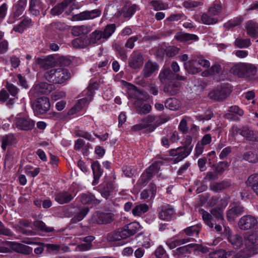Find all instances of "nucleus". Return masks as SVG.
<instances>
[{
	"label": "nucleus",
	"instance_id": "12",
	"mask_svg": "<svg viewBox=\"0 0 258 258\" xmlns=\"http://www.w3.org/2000/svg\"><path fill=\"white\" fill-rule=\"evenodd\" d=\"M257 219L250 215L242 217L238 221V227L242 230H248L254 227L257 224Z\"/></svg>",
	"mask_w": 258,
	"mask_h": 258
},
{
	"label": "nucleus",
	"instance_id": "7",
	"mask_svg": "<svg viewBox=\"0 0 258 258\" xmlns=\"http://www.w3.org/2000/svg\"><path fill=\"white\" fill-rule=\"evenodd\" d=\"M29 247L27 246L12 241H4L0 243V252L6 253L11 250L18 252H24V250Z\"/></svg>",
	"mask_w": 258,
	"mask_h": 258
},
{
	"label": "nucleus",
	"instance_id": "9",
	"mask_svg": "<svg viewBox=\"0 0 258 258\" xmlns=\"http://www.w3.org/2000/svg\"><path fill=\"white\" fill-rule=\"evenodd\" d=\"M34 125V121L28 117H16L14 121V125L21 130H31Z\"/></svg>",
	"mask_w": 258,
	"mask_h": 258
},
{
	"label": "nucleus",
	"instance_id": "40",
	"mask_svg": "<svg viewBox=\"0 0 258 258\" xmlns=\"http://www.w3.org/2000/svg\"><path fill=\"white\" fill-rule=\"evenodd\" d=\"M165 106L170 110H176L180 108V101L176 98H169L166 100Z\"/></svg>",
	"mask_w": 258,
	"mask_h": 258
},
{
	"label": "nucleus",
	"instance_id": "50",
	"mask_svg": "<svg viewBox=\"0 0 258 258\" xmlns=\"http://www.w3.org/2000/svg\"><path fill=\"white\" fill-rule=\"evenodd\" d=\"M101 39H103V37H102L101 30H96L90 34L89 42L90 43L95 44Z\"/></svg>",
	"mask_w": 258,
	"mask_h": 258
},
{
	"label": "nucleus",
	"instance_id": "20",
	"mask_svg": "<svg viewBox=\"0 0 258 258\" xmlns=\"http://www.w3.org/2000/svg\"><path fill=\"white\" fill-rule=\"evenodd\" d=\"M159 69L158 64L150 60H148L145 64L143 75L144 77L148 78L156 73Z\"/></svg>",
	"mask_w": 258,
	"mask_h": 258
},
{
	"label": "nucleus",
	"instance_id": "38",
	"mask_svg": "<svg viewBox=\"0 0 258 258\" xmlns=\"http://www.w3.org/2000/svg\"><path fill=\"white\" fill-rule=\"evenodd\" d=\"M125 229L128 237L134 235L140 229V225L137 222L131 223L124 226Z\"/></svg>",
	"mask_w": 258,
	"mask_h": 258
},
{
	"label": "nucleus",
	"instance_id": "45",
	"mask_svg": "<svg viewBox=\"0 0 258 258\" xmlns=\"http://www.w3.org/2000/svg\"><path fill=\"white\" fill-rule=\"evenodd\" d=\"M34 225L35 228L43 232H50L54 230L53 227L47 226L42 221L37 220L34 221Z\"/></svg>",
	"mask_w": 258,
	"mask_h": 258
},
{
	"label": "nucleus",
	"instance_id": "54",
	"mask_svg": "<svg viewBox=\"0 0 258 258\" xmlns=\"http://www.w3.org/2000/svg\"><path fill=\"white\" fill-rule=\"evenodd\" d=\"M202 3L196 0H187L183 2V6L187 9L192 10L193 8L201 5Z\"/></svg>",
	"mask_w": 258,
	"mask_h": 258
},
{
	"label": "nucleus",
	"instance_id": "31",
	"mask_svg": "<svg viewBox=\"0 0 258 258\" xmlns=\"http://www.w3.org/2000/svg\"><path fill=\"white\" fill-rule=\"evenodd\" d=\"M180 85V83L177 81L170 82L169 84L165 86L164 88V91L170 95H174L178 92Z\"/></svg>",
	"mask_w": 258,
	"mask_h": 258
},
{
	"label": "nucleus",
	"instance_id": "15",
	"mask_svg": "<svg viewBox=\"0 0 258 258\" xmlns=\"http://www.w3.org/2000/svg\"><path fill=\"white\" fill-rule=\"evenodd\" d=\"M244 237V243L247 249H254L258 245V237L255 233L247 232Z\"/></svg>",
	"mask_w": 258,
	"mask_h": 258
},
{
	"label": "nucleus",
	"instance_id": "51",
	"mask_svg": "<svg viewBox=\"0 0 258 258\" xmlns=\"http://www.w3.org/2000/svg\"><path fill=\"white\" fill-rule=\"evenodd\" d=\"M251 44L249 39H242L238 38L235 40V45L239 48H247Z\"/></svg>",
	"mask_w": 258,
	"mask_h": 258
},
{
	"label": "nucleus",
	"instance_id": "25",
	"mask_svg": "<svg viewBox=\"0 0 258 258\" xmlns=\"http://www.w3.org/2000/svg\"><path fill=\"white\" fill-rule=\"evenodd\" d=\"M244 212L243 208L240 206L232 207L227 212V218L230 221H233Z\"/></svg>",
	"mask_w": 258,
	"mask_h": 258
},
{
	"label": "nucleus",
	"instance_id": "2",
	"mask_svg": "<svg viewBox=\"0 0 258 258\" xmlns=\"http://www.w3.org/2000/svg\"><path fill=\"white\" fill-rule=\"evenodd\" d=\"M257 69L252 63L238 62L234 64L230 69V72L239 78L250 79L256 74Z\"/></svg>",
	"mask_w": 258,
	"mask_h": 258
},
{
	"label": "nucleus",
	"instance_id": "52",
	"mask_svg": "<svg viewBox=\"0 0 258 258\" xmlns=\"http://www.w3.org/2000/svg\"><path fill=\"white\" fill-rule=\"evenodd\" d=\"M88 212V208H84L74 217L72 220L75 222H79L84 218Z\"/></svg>",
	"mask_w": 258,
	"mask_h": 258
},
{
	"label": "nucleus",
	"instance_id": "11",
	"mask_svg": "<svg viewBox=\"0 0 258 258\" xmlns=\"http://www.w3.org/2000/svg\"><path fill=\"white\" fill-rule=\"evenodd\" d=\"M101 12L98 9L92 11H86L78 14L74 15L72 18V21H83L94 19L99 17Z\"/></svg>",
	"mask_w": 258,
	"mask_h": 258
},
{
	"label": "nucleus",
	"instance_id": "13",
	"mask_svg": "<svg viewBox=\"0 0 258 258\" xmlns=\"http://www.w3.org/2000/svg\"><path fill=\"white\" fill-rule=\"evenodd\" d=\"M191 150V146H187L172 149L170 150V153L171 156H176L175 160L178 162L186 157L190 153Z\"/></svg>",
	"mask_w": 258,
	"mask_h": 258
},
{
	"label": "nucleus",
	"instance_id": "29",
	"mask_svg": "<svg viewBox=\"0 0 258 258\" xmlns=\"http://www.w3.org/2000/svg\"><path fill=\"white\" fill-rule=\"evenodd\" d=\"M233 255V251L226 252L223 249L214 251L209 255L210 258H232Z\"/></svg>",
	"mask_w": 258,
	"mask_h": 258
},
{
	"label": "nucleus",
	"instance_id": "49",
	"mask_svg": "<svg viewBox=\"0 0 258 258\" xmlns=\"http://www.w3.org/2000/svg\"><path fill=\"white\" fill-rule=\"evenodd\" d=\"M187 242H188V240L187 239H182L180 240L171 239L166 241V244L170 249H173L177 246L184 244Z\"/></svg>",
	"mask_w": 258,
	"mask_h": 258
},
{
	"label": "nucleus",
	"instance_id": "56",
	"mask_svg": "<svg viewBox=\"0 0 258 258\" xmlns=\"http://www.w3.org/2000/svg\"><path fill=\"white\" fill-rule=\"evenodd\" d=\"M160 169V163L156 162L151 165L147 170L146 172L149 173L153 177V175L158 172Z\"/></svg>",
	"mask_w": 258,
	"mask_h": 258
},
{
	"label": "nucleus",
	"instance_id": "18",
	"mask_svg": "<svg viewBox=\"0 0 258 258\" xmlns=\"http://www.w3.org/2000/svg\"><path fill=\"white\" fill-rule=\"evenodd\" d=\"M36 62L38 63L40 67L46 70L49 68L54 67L55 61L54 58L50 56H47L42 57H38L36 59Z\"/></svg>",
	"mask_w": 258,
	"mask_h": 258
},
{
	"label": "nucleus",
	"instance_id": "32",
	"mask_svg": "<svg viewBox=\"0 0 258 258\" xmlns=\"http://www.w3.org/2000/svg\"><path fill=\"white\" fill-rule=\"evenodd\" d=\"M2 148L4 150L16 143V140L13 134H9L1 137Z\"/></svg>",
	"mask_w": 258,
	"mask_h": 258
},
{
	"label": "nucleus",
	"instance_id": "10",
	"mask_svg": "<svg viewBox=\"0 0 258 258\" xmlns=\"http://www.w3.org/2000/svg\"><path fill=\"white\" fill-rule=\"evenodd\" d=\"M230 92V89L228 87L224 85L211 91L209 93V97L215 100H221L226 98Z\"/></svg>",
	"mask_w": 258,
	"mask_h": 258
},
{
	"label": "nucleus",
	"instance_id": "44",
	"mask_svg": "<svg viewBox=\"0 0 258 258\" xmlns=\"http://www.w3.org/2000/svg\"><path fill=\"white\" fill-rule=\"evenodd\" d=\"M230 183L228 181H223L220 182H216L210 185L212 190L217 192L228 187Z\"/></svg>",
	"mask_w": 258,
	"mask_h": 258
},
{
	"label": "nucleus",
	"instance_id": "41",
	"mask_svg": "<svg viewBox=\"0 0 258 258\" xmlns=\"http://www.w3.org/2000/svg\"><path fill=\"white\" fill-rule=\"evenodd\" d=\"M149 207L147 204H142L136 205L132 210V213L135 216H141L148 211Z\"/></svg>",
	"mask_w": 258,
	"mask_h": 258
},
{
	"label": "nucleus",
	"instance_id": "28",
	"mask_svg": "<svg viewBox=\"0 0 258 258\" xmlns=\"http://www.w3.org/2000/svg\"><path fill=\"white\" fill-rule=\"evenodd\" d=\"M30 226V223L26 220L19 221L16 225V228L22 233L27 235H34L35 232L31 230H25V228H28Z\"/></svg>",
	"mask_w": 258,
	"mask_h": 258
},
{
	"label": "nucleus",
	"instance_id": "4",
	"mask_svg": "<svg viewBox=\"0 0 258 258\" xmlns=\"http://www.w3.org/2000/svg\"><path fill=\"white\" fill-rule=\"evenodd\" d=\"M197 63L205 68H208L210 66L209 61L205 59L203 56H196L192 59L185 62L184 68L189 73L196 74L201 71L200 68L196 67Z\"/></svg>",
	"mask_w": 258,
	"mask_h": 258
},
{
	"label": "nucleus",
	"instance_id": "21",
	"mask_svg": "<svg viewBox=\"0 0 258 258\" xmlns=\"http://www.w3.org/2000/svg\"><path fill=\"white\" fill-rule=\"evenodd\" d=\"M228 240L235 249L240 248L244 243L243 239L241 235L238 234H233L231 231L228 232Z\"/></svg>",
	"mask_w": 258,
	"mask_h": 258
},
{
	"label": "nucleus",
	"instance_id": "26",
	"mask_svg": "<svg viewBox=\"0 0 258 258\" xmlns=\"http://www.w3.org/2000/svg\"><path fill=\"white\" fill-rule=\"evenodd\" d=\"M157 188L156 185L153 183H150L148 189H144L141 193V199L146 200L150 198L154 199L156 195Z\"/></svg>",
	"mask_w": 258,
	"mask_h": 258
},
{
	"label": "nucleus",
	"instance_id": "14",
	"mask_svg": "<svg viewBox=\"0 0 258 258\" xmlns=\"http://www.w3.org/2000/svg\"><path fill=\"white\" fill-rule=\"evenodd\" d=\"M76 194L70 191H63L55 195L54 200L60 205L67 204L71 202L75 197Z\"/></svg>",
	"mask_w": 258,
	"mask_h": 258
},
{
	"label": "nucleus",
	"instance_id": "36",
	"mask_svg": "<svg viewBox=\"0 0 258 258\" xmlns=\"http://www.w3.org/2000/svg\"><path fill=\"white\" fill-rule=\"evenodd\" d=\"M92 169L93 170L94 180L93 181V184H96L98 183V180L102 173V170L101 166L97 162H94L92 164Z\"/></svg>",
	"mask_w": 258,
	"mask_h": 258
},
{
	"label": "nucleus",
	"instance_id": "42",
	"mask_svg": "<svg viewBox=\"0 0 258 258\" xmlns=\"http://www.w3.org/2000/svg\"><path fill=\"white\" fill-rule=\"evenodd\" d=\"M72 45L75 48H84L88 45V42L85 37H79L72 41Z\"/></svg>",
	"mask_w": 258,
	"mask_h": 258
},
{
	"label": "nucleus",
	"instance_id": "64",
	"mask_svg": "<svg viewBox=\"0 0 258 258\" xmlns=\"http://www.w3.org/2000/svg\"><path fill=\"white\" fill-rule=\"evenodd\" d=\"M6 88L11 95L15 97L18 92V89L16 86L13 84L7 82L6 85Z\"/></svg>",
	"mask_w": 258,
	"mask_h": 258
},
{
	"label": "nucleus",
	"instance_id": "61",
	"mask_svg": "<svg viewBox=\"0 0 258 258\" xmlns=\"http://www.w3.org/2000/svg\"><path fill=\"white\" fill-rule=\"evenodd\" d=\"M240 135L244 138L250 139L252 138L253 135V132L250 130L246 126H243L240 128Z\"/></svg>",
	"mask_w": 258,
	"mask_h": 258
},
{
	"label": "nucleus",
	"instance_id": "24",
	"mask_svg": "<svg viewBox=\"0 0 258 258\" xmlns=\"http://www.w3.org/2000/svg\"><path fill=\"white\" fill-rule=\"evenodd\" d=\"M159 78L161 81L165 80H170L175 78L177 80H184L185 78L184 76L173 74L169 69H165L162 71L159 74Z\"/></svg>",
	"mask_w": 258,
	"mask_h": 258
},
{
	"label": "nucleus",
	"instance_id": "43",
	"mask_svg": "<svg viewBox=\"0 0 258 258\" xmlns=\"http://www.w3.org/2000/svg\"><path fill=\"white\" fill-rule=\"evenodd\" d=\"M116 29L115 24L107 25L103 31H101V33L103 39H107L110 37L114 32Z\"/></svg>",
	"mask_w": 258,
	"mask_h": 258
},
{
	"label": "nucleus",
	"instance_id": "35",
	"mask_svg": "<svg viewBox=\"0 0 258 258\" xmlns=\"http://www.w3.org/2000/svg\"><path fill=\"white\" fill-rule=\"evenodd\" d=\"M32 25L31 20L25 19L19 24L15 25L13 30L15 32L22 33Z\"/></svg>",
	"mask_w": 258,
	"mask_h": 258
},
{
	"label": "nucleus",
	"instance_id": "5",
	"mask_svg": "<svg viewBox=\"0 0 258 258\" xmlns=\"http://www.w3.org/2000/svg\"><path fill=\"white\" fill-rule=\"evenodd\" d=\"M32 108L36 115L44 114L50 108L48 98L45 97L37 98L32 104Z\"/></svg>",
	"mask_w": 258,
	"mask_h": 258
},
{
	"label": "nucleus",
	"instance_id": "3",
	"mask_svg": "<svg viewBox=\"0 0 258 258\" xmlns=\"http://www.w3.org/2000/svg\"><path fill=\"white\" fill-rule=\"evenodd\" d=\"M45 77L49 82L61 84L70 79L71 75L67 69L58 68L52 69L46 72Z\"/></svg>",
	"mask_w": 258,
	"mask_h": 258
},
{
	"label": "nucleus",
	"instance_id": "57",
	"mask_svg": "<svg viewBox=\"0 0 258 258\" xmlns=\"http://www.w3.org/2000/svg\"><path fill=\"white\" fill-rule=\"evenodd\" d=\"M151 5L155 11H160L168 9V5L159 3L157 1H153L151 2Z\"/></svg>",
	"mask_w": 258,
	"mask_h": 258
},
{
	"label": "nucleus",
	"instance_id": "17",
	"mask_svg": "<svg viewBox=\"0 0 258 258\" xmlns=\"http://www.w3.org/2000/svg\"><path fill=\"white\" fill-rule=\"evenodd\" d=\"M127 233L123 227L108 234L107 238L111 242L119 241L128 237Z\"/></svg>",
	"mask_w": 258,
	"mask_h": 258
},
{
	"label": "nucleus",
	"instance_id": "6",
	"mask_svg": "<svg viewBox=\"0 0 258 258\" xmlns=\"http://www.w3.org/2000/svg\"><path fill=\"white\" fill-rule=\"evenodd\" d=\"M155 119L154 116L148 115L146 118H143L140 123L133 126V130L135 131L145 130L149 132H153L157 127L156 124H153Z\"/></svg>",
	"mask_w": 258,
	"mask_h": 258
},
{
	"label": "nucleus",
	"instance_id": "47",
	"mask_svg": "<svg viewBox=\"0 0 258 258\" xmlns=\"http://www.w3.org/2000/svg\"><path fill=\"white\" fill-rule=\"evenodd\" d=\"M221 70V66L219 64H214L210 69L206 70L202 73V76L207 77L212 76L218 74Z\"/></svg>",
	"mask_w": 258,
	"mask_h": 258
},
{
	"label": "nucleus",
	"instance_id": "48",
	"mask_svg": "<svg viewBox=\"0 0 258 258\" xmlns=\"http://www.w3.org/2000/svg\"><path fill=\"white\" fill-rule=\"evenodd\" d=\"M63 12L67 15L70 14L76 7H74L75 3L74 0H66L63 3Z\"/></svg>",
	"mask_w": 258,
	"mask_h": 258
},
{
	"label": "nucleus",
	"instance_id": "63",
	"mask_svg": "<svg viewBox=\"0 0 258 258\" xmlns=\"http://www.w3.org/2000/svg\"><path fill=\"white\" fill-rule=\"evenodd\" d=\"M222 10V4H214L213 6L211 7L209 9V12L210 14L213 15H218Z\"/></svg>",
	"mask_w": 258,
	"mask_h": 258
},
{
	"label": "nucleus",
	"instance_id": "55",
	"mask_svg": "<svg viewBox=\"0 0 258 258\" xmlns=\"http://www.w3.org/2000/svg\"><path fill=\"white\" fill-rule=\"evenodd\" d=\"M201 21L206 25H212L216 24L218 20L215 18H212L207 14H204L201 16Z\"/></svg>",
	"mask_w": 258,
	"mask_h": 258
},
{
	"label": "nucleus",
	"instance_id": "59",
	"mask_svg": "<svg viewBox=\"0 0 258 258\" xmlns=\"http://www.w3.org/2000/svg\"><path fill=\"white\" fill-rule=\"evenodd\" d=\"M199 230L200 228L197 225L190 226L184 229L185 233L188 236L197 235Z\"/></svg>",
	"mask_w": 258,
	"mask_h": 258
},
{
	"label": "nucleus",
	"instance_id": "34",
	"mask_svg": "<svg viewBox=\"0 0 258 258\" xmlns=\"http://www.w3.org/2000/svg\"><path fill=\"white\" fill-rule=\"evenodd\" d=\"M114 189V186L111 182H105L101 185V194L107 199Z\"/></svg>",
	"mask_w": 258,
	"mask_h": 258
},
{
	"label": "nucleus",
	"instance_id": "19",
	"mask_svg": "<svg viewBox=\"0 0 258 258\" xmlns=\"http://www.w3.org/2000/svg\"><path fill=\"white\" fill-rule=\"evenodd\" d=\"M247 34L251 37H258V24L253 20L247 21L245 24Z\"/></svg>",
	"mask_w": 258,
	"mask_h": 258
},
{
	"label": "nucleus",
	"instance_id": "46",
	"mask_svg": "<svg viewBox=\"0 0 258 258\" xmlns=\"http://www.w3.org/2000/svg\"><path fill=\"white\" fill-rule=\"evenodd\" d=\"M37 88L40 93L42 94H49L53 89V86L52 84H48L46 83H40Z\"/></svg>",
	"mask_w": 258,
	"mask_h": 258
},
{
	"label": "nucleus",
	"instance_id": "30",
	"mask_svg": "<svg viewBox=\"0 0 258 258\" xmlns=\"http://www.w3.org/2000/svg\"><path fill=\"white\" fill-rule=\"evenodd\" d=\"M143 56L140 54H137L131 57L129 61V66L134 69H140L143 66Z\"/></svg>",
	"mask_w": 258,
	"mask_h": 258
},
{
	"label": "nucleus",
	"instance_id": "39",
	"mask_svg": "<svg viewBox=\"0 0 258 258\" xmlns=\"http://www.w3.org/2000/svg\"><path fill=\"white\" fill-rule=\"evenodd\" d=\"M87 95V97H85L78 100V103L75 105L76 108H78V110L82 108L86 104L92 100L93 96V92L90 89H88L85 92Z\"/></svg>",
	"mask_w": 258,
	"mask_h": 258
},
{
	"label": "nucleus",
	"instance_id": "37",
	"mask_svg": "<svg viewBox=\"0 0 258 258\" xmlns=\"http://www.w3.org/2000/svg\"><path fill=\"white\" fill-rule=\"evenodd\" d=\"M246 183L251 187L253 191L258 196V174L250 175L248 178Z\"/></svg>",
	"mask_w": 258,
	"mask_h": 258
},
{
	"label": "nucleus",
	"instance_id": "22",
	"mask_svg": "<svg viewBox=\"0 0 258 258\" xmlns=\"http://www.w3.org/2000/svg\"><path fill=\"white\" fill-rule=\"evenodd\" d=\"M92 30V27L90 25H81L74 26L71 32L74 36H79L81 35H85L90 32Z\"/></svg>",
	"mask_w": 258,
	"mask_h": 258
},
{
	"label": "nucleus",
	"instance_id": "27",
	"mask_svg": "<svg viewBox=\"0 0 258 258\" xmlns=\"http://www.w3.org/2000/svg\"><path fill=\"white\" fill-rule=\"evenodd\" d=\"M29 11L34 16H38L40 14V10L42 9V3L41 0H29Z\"/></svg>",
	"mask_w": 258,
	"mask_h": 258
},
{
	"label": "nucleus",
	"instance_id": "53",
	"mask_svg": "<svg viewBox=\"0 0 258 258\" xmlns=\"http://www.w3.org/2000/svg\"><path fill=\"white\" fill-rule=\"evenodd\" d=\"M132 88L134 89V97L138 100L145 101L148 99V96L146 94H144L142 92L138 90L134 85H131Z\"/></svg>",
	"mask_w": 258,
	"mask_h": 258
},
{
	"label": "nucleus",
	"instance_id": "1",
	"mask_svg": "<svg viewBox=\"0 0 258 258\" xmlns=\"http://www.w3.org/2000/svg\"><path fill=\"white\" fill-rule=\"evenodd\" d=\"M201 212L203 219L206 225L210 228H213L215 226V229L217 232L222 231L221 224L223 223L224 217L221 210L213 209L211 210V215L204 210H202Z\"/></svg>",
	"mask_w": 258,
	"mask_h": 258
},
{
	"label": "nucleus",
	"instance_id": "58",
	"mask_svg": "<svg viewBox=\"0 0 258 258\" xmlns=\"http://www.w3.org/2000/svg\"><path fill=\"white\" fill-rule=\"evenodd\" d=\"M244 160L249 162L255 163L258 161V157L253 152L249 151L245 153L243 155Z\"/></svg>",
	"mask_w": 258,
	"mask_h": 258
},
{
	"label": "nucleus",
	"instance_id": "23",
	"mask_svg": "<svg viewBox=\"0 0 258 258\" xmlns=\"http://www.w3.org/2000/svg\"><path fill=\"white\" fill-rule=\"evenodd\" d=\"M174 210L172 207L169 205H166L161 207L159 213V218L163 220H169L174 213Z\"/></svg>",
	"mask_w": 258,
	"mask_h": 258
},
{
	"label": "nucleus",
	"instance_id": "62",
	"mask_svg": "<svg viewBox=\"0 0 258 258\" xmlns=\"http://www.w3.org/2000/svg\"><path fill=\"white\" fill-rule=\"evenodd\" d=\"M152 177L146 171L143 173L139 180L138 181V184L140 185H144L146 184Z\"/></svg>",
	"mask_w": 258,
	"mask_h": 258
},
{
	"label": "nucleus",
	"instance_id": "8",
	"mask_svg": "<svg viewBox=\"0 0 258 258\" xmlns=\"http://www.w3.org/2000/svg\"><path fill=\"white\" fill-rule=\"evenodd\" d=\"M114 219V215L111 213L95 212L91 219V222L97 224H107Z\"/></svg>",
	"mask_w": 258,
	"mask_h": 258
},
{
	"label": "nucleus",
	"instance_id": "16",
	"mask_svg": "<svg viewBox=\"0 0 258 258\" xmlns=\"http://www.w3.org/2000/svg\"><path fill=\"white\" fill-rule=\"evenodd\" d=\"M78 198L83 204L91 206H96L100 203V201L90 193L82 194Z\"/></svg>",
	"mask_w": 258,
	"mask_h": 258
},
{
	"label": "nucleus",
	"instance_id": "60",
	"mask_svg": "<svg viewBox=\"0 0 258 258\" xmlns=\"http://www.w3.org/2000/svg\"><path fill=\"white\" fill-rule=\"evenodd\" d=\"M124 174L127 177H132L136 172V169L132 166H124L122 167Z\"/></svg>",
	"mask_w": 258,
	"mask_h": 258
},
{
	"label": "nucleus",
	"instance_id": "33",
	"mask_svg": "<svg viewBox=\"0 0 258 258\" xmlns=\"http://www.w3.org/2000/svg\"><path fill=\"white\" fill-rule=\"evenodd\" d=\"M27 4V0H19L15 5L16 9L14 16L15 18H19L24 12Z\"/></svg>",
	"mask_w": 258,
	"mask_h": 258
}]
</instances>
